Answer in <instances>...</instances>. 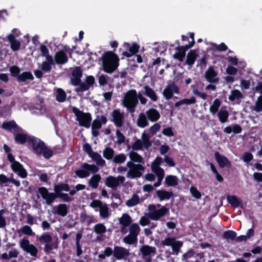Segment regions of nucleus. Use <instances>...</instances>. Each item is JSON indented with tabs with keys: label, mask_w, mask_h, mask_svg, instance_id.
Here are the masks:
<instances>
[{
	"label": "nucleus",
	"mask_w": 262,
	"mask_h": 262,
	"mask_svg": "<svg viewBox=\"0 0 262 262\" xmlns=\"http://www.w3.org/2000/svg\"><path fill=\"white\" fill-rule=\"evenodd\" d=\"M144 93L149 97L152 101H156L158 99L157 94L149 86L146 85L144 87Z\"/></svg>",
	"instance_id": "nucleus-40"
},
{
	"label": "nucleus",
	"mask_w": 262,
	"mask_h": 262,
	"mask_svg": "<svg viewBox=\"0 0 262 262\" xmlns=\"http://www.w3.org/2000/svg\"><path fill=\"white\" fill-rule=\"evenodd\" d=\"M57 248V244L54 242L50 244H46L43 247L44 252L47 254H50L53 249H56Z\"/></svg>",
	"instance_id": "nucleus-56"
},
{
	"label": "nucleus",
	"mask_w": 262,
	"mask_h": 262,
	"mask_svg": "<svg viewBox=\"0 0 262 262\" xmlns=\"http://www.w3.org/2000/svg\"><path fill=\"white\" fill-rule=\"evenodd\" d=\"M72 112L76 117V120L80 126L85 128H89L91 124L92 117L89 113H84L78 108L73 107Z\"/></svg>",
	"instance_id": "nucleus-8"
},
{
	"label": "nucleus",
	"mask_w": 262,
	"mask_h": 262,
	"mask_svg": "<svg viewBox=\"0 0 262 262\" xmlns=\"http://www.w3.org/2000/svg\"><path fill=\"white\" fill-rule=\"evenodd\" d=\"M15 137V140L17 143L23 144L26 142H27L28 145L29 144V139L32 138L33 136H31L28 135L25 131L20 129V128L18 129L17 132L14 134Z\"/></svg>",
	"instance_id": "nucleus-21"
},
{
	"label": "nucleus",
	"mask_w": 262,
	"mask_h": 262,
	"mask_svg": "<svg viewBox=\"0 0 262 262\" xmlns=\"http://www.w3.org/2000/svg\"><path fill=\"white\" fill-rule=\"evenodd\" d=\"M129 250L123 247L115 246L113 249V256L118 260L126 259L129 256Z\"/></svg>",
	"instance_id": "nucleus-20"
},
{
	"label": "nucleus",
	"mask_w": 262,
	"mask_h": 262,
	"mask_svg": "<svg viewBox=\"0 0 262 262\" xmlns=\"http://www.w3.org/2000/svg\"><path fill=\"white\" fill-rule=\"evenodd\" d=\"M8 40L11 43V48L13 51H17L20 48L19 41L15 39V36L13 34H10L8 36Z\"/></svg>",
	"instance_id": "nucleus-35"
},
{
	"label": "nucleus",
	"mask_w": 262,
	"mask_h": 262,
	"mask_svg": "<svg viewBox=\"0 0 262 262\" xmlns=\"http://www.w3.org/2000/svg\"><path fill=\"white\" fill-rule=\"evenodd\" d=\"M103 157L107 160H113L115 150L110 147H106L102 151Z\"/></svg>",
	"instance_id": "nucleus-42"
},
{
	"label": "nucleus",
	"mask_w": 262,
	"mask_h": 262,
	"mask_svg": "<svg viewBox=\"0 0 262 262\" xmlns=\"http://www.w3.org/2000/svg\"><path fill=\"white\" fill-rule=\"evenodd\" d=\"M111 121L113 122L116 126L121 127L123 126L125 121L124 113L123 112L119 109L114 110L111 113Z\"/></svg>",
	"instance_id": "nucleus-14"
},
{
	"label": "nucleus",
	"mask_w": 262,
	"mask_h": 262,
	"mask_svg": "<svg viewBox=\"0 0 262 262\" xmlns=\"http://www.w3.org/2000/svg\"><path fill=\"white\" fill-rule=\"evenodd\" d=\"M54 60L57 64H63L68 61V57L63 50H60L55 53Z\"/></svg>",
	"instance_id": "nucleus-26"
},
{
	"label": "nucleus",
	"mask_w": 262,
	"mask_h": 262,
	"mask_svg": "<svg viewBox=\"0 0 262 262\" xmlns=\"http://www.w3.org/2000/svg\"><path fill=\"white\" fill-rule=\"evenodd\" d=\"M139 251L145 262H151L152 257L156 254L157 249L155 247L145 245L140 247Z\"/></svg>",
	"instance_id": "nucleus-13"
},
{
	"label": "nucleus",
	"mask_w": 262,
	"mask_h": 262,
	"mask_svg": "<svg viewBox=\"0 0 262 262\" xmlns=\"http://www.w3.org/2000/svg\"><path fill=\"white\" fill-rule=\"evenodd\" d=\"M55 64L53 57H48L47 58H45V60L43 61L40 66L41 71L49 73L52 69V67Z\"/></svg>",
	"instance_id": "nucleus-28"
},
{
	"label": "nucleus",
	"mask_w": 262,
	"mask_h": 262,
	"mask_svg": "<svg viewBox=\"0 0 262 262\" xmlns=\"http://www.w3.org/2000/svg\"><path fill=\"white\" fill-rule=\"evenodd\" d=\"M56 197L61 199L63 202H70L73 200V198L71 196L70 194L66 193H59Z\"/></svg>",
	"instance_id": "nucleus-61"
},
{
	"label": "nucleus",
	"mask_w": 262,
	"mask_h": 262,
	"mask_svg": "<svg viewBox=\"0 0 262 262\" xmlns=\"http://www.w3.org/2000/svg\"><path fill=\"white\" fill-rule=\"evenodd\" d=\"M80 220L82 222L86 223L88 225L96 222L93 215H88L85 212L80 213Z\"/></svg>",
	"instance_id": "nucleus-45"
},
{
	"label": "nucleus",
	"mask_w": 262,
	"mask_h": 262,
	"mask_svg": "<svg viewBox=\"0 0 262 262\" xmlns=\"http://www.w3.org/2000/svg\"><path fill=\"white\" fill-rule=\"evenodd\" d=\"M204 76L206 80L210 83H216L219 82L220 79L217 75V73L212 67H209L206 70Z\"/></svg>",
	"instance_id": "nucleus-22"
},
{
	"label": "nucleus",
	"mask_w": 262,
	"mask_h": 262,
	"mask_svg": "<svg viewBox=\"0 0 262 262\" xmlns=\"http://www.w3.org/2000/svg\"><path fill=\"white\" fill-rule=\"evenodd\" d=\"M30 110L32 113L38 115L45 114L46 112V108L43 104V100L39 97L34 99Z\"/></svg>",
	"instance_id": "nucleus-17"
},
{
	"label": "nucleus",
	"mask_w": 262,
	"mask_h": 262,
	"mask_svg": "<svg viewBox=\"0 0 262 262\" xmlns=\"http://www.w3.org/2000/svg\"><path fill=\"white\" fill-rule=\"evenodd\" d=\"M34 79L32 74L30 72H25L20 74L17 77L18 81L25 82L28 80H32Z\"/></svg>",
	"instance_id": "nucleus-46"
},
{
	"label": "nucleus",
	"mask_w": 262,
	"mask_h": 262,
	"mask_svg": "<svg viewBox=\"0 0 262 262\" xmlns=\"http://www.w3.org/2000/svg\"><path fill=\"white\" fill-rule=\"evenodd\" d=\"M29 147H32L33 152L37 156L42 155L47 159L53 155L52 150L48 148L40 139L34 136L29 139Z\"/></svg>",
	"instance_id": "nucleus-3"
},
{
	"label": "nucleus",
	"mask_w": 262,
	"mask_h": 262,
	"mask_svg": "<svg viewBox=\"0 0 262 262\" xmlns=\"http://www.w3.org/2000/svg\"><path fill=\"white\" fill-rule=\"evenodd\" d=\"M190 191L192 195L195 199H198L201 198V194L196 187L191 186L190 188Z\"/></svg>",
	"instance_id": "nucleus-64"
},
{
	"label": "nucleus",
	"mask_w": 262,
	"mask_h": 262,
	"mask_svg": "<svg viewBox=\"0 0 262 262\" xmlns=\"http://www.w3.org/2000/svg\"><path fill=\"white\" fill-rule=\"evenodd\" d=\"M221 101L219 99H215L212 102V104L210 105L209 108L210 112L212 115H214L217 112L218 113L219 108L221 105Z\"/></svg>",
	"instance_id": "nucleus-49"
},
{
	"label": "nucleus",
	"mask_w": 262,
	"mask_h": 262,
	"mask_svg": "<svg viewBox=\"0 0 262 262\" xmlns=\"http://www.w3.org/2000/svg\"><path fill=\"white\" fill-rule=\"evenodd\" d=\"M140 202V198L138 194L134 193L132 197L127 200L125 205L128 207H132L138 204Z\"/></svg>",
	"instance_id": "nucleus-43"
},
{
	"label": "nucleus",
	"mask_w": 262,
	"mask_h": 262,
	"mask_svg": "<svg viewBox=\"0 0 262 262\" xmlns=\"http://www.w3.org/2000/svg\"><path fill=\"white\" fill-rule=\"evenodd\" d=\"M214 157L220 167H230V162L225 156L221 155L219 152L216 151L214 153Z\"/></svg>",
	"instance_id": "nucleus-25"
},
{
	"label": "nucleus",
	"mask_w": 262,
	"mask_h": 262,
	"mask_svg": "<svg viewBox=\"0 0 262 262\" xmlns=\"http://www.w3.org/2000/svg\"><path fill=\"white\" fill-rule=\"evenodd\" d=\"M243 98V95L241 92L237 90H234L231 92L228 99L231 101L239 100Z\"/></svg>",
	"instance_id": "nucleus-51"
},
{
	"label": "nucleus",
	"mask_w": 262,
	"mask_h": 262,
	"mask_svg": "<svg viewBox=\"0 0 262 262\" xmlns=\"http://www.w3.org/2000/svg\"><path fill=\"white\" fill-rule=\"evenodd\" d=\"M100 60H102L103 70L108 73H113L119 66V57L112 51L104 53Z\"/></svg>",
	"instance_id": "nucleus-4"
},
{
	"label": "nucleus",
	"mask_w": 262,
	"mask_h": 262,
	"mask_svg": "<svg viewBox=\"0 0 262 262\" xmlns=\"http://www.w3.org/2000/svg\"><path fill=\"white\" fill-rule=\"evenodd\" d=\"M40 50L41 56L45 57V58H47L48 57H52V56L49 54V51L45 45H41L40 46Z\"/></svg>",
	"instance_id": "nucleus-62"
},
{
	"label": "nucleus",
	"mask_w": 262,
	"mask_h": 262,
	"mask_svg": "<svg viewBox=\"0 0 262 262\" xmlns=\"http://www.w3.org/2000/svg\"><path fill=\"white\" fill-rule=\"evenodd\" d=\"M129 157L130 159L129 161L132 162H137L139 164L142 163L143 158L138 154L134 151H130L129 153Z\"/></svg>",
	"instance_id": "nucleus-54"
},
{
	"label": "nucleus",
	"mask_w": 262,
	"mask_h": 262,
	"mask_svg": "<svg viewBox=\"0 0 262 262\" xmlns=\"http://www.w3.org/2000/svg\"><path fill=\"white\" fill-rule=\"evenodd\" d=\"M125 180V177L122 176H118L116 177L110 176L106 178L105 184L108 187L116 189L120 184L124 182Z\"/></svg>",
	"instance_id": "nucleus-15"
},
{
	"label": "nucleus",
	"mask_w": 262,
	"mask_h": 262,
	"mask_svg": "<svg viewBox=\"0 0 262 262\" xmlns=\"http://www.w3.org/2000/svg\"><path fill=\"white\" fill-rule=\"evenodd\" d=\"M37 239L41 244H49L52 241L51 233L49 232H44L40 236H37Z\"/></svg>",
	"instance_id": "nucleus-36"
},
{
	"label": "nucleus",
	"mask_w": 262,
	"mask_h": 262,
	"mask_svg": "<svg viewBox=\"0 0 262 262\" xmlns=\"http://www.w3.org/2000/svg\"><path fill=\"white\" fill-rule=\"evenodd\" d=\"M90 157L96 163L97 165L100 167H104L106 165L105 161L97 152L94 151Z\"/></svg>",
	"instance_id": "nucleus-30"
},
{
	"label": "nucleus",
	"mask_w": 262,
	"mask_h": 262,
	"mask_svg": "<svg viewBox=\"0 0 262 262\" xmlns=\"http://www.w3.org/2000/svg\"><path fill=\"white\" fill-rule=\"evenodd\" d=\"M163 162V159L160 157H157L151 164V169L152 171L158 177V181L155 183L154 186L150 184L144 185L143 187V191L145 192H150L153 190V187H158L162 183L164 177V170L160 166Z\"/></svg>",
	"instance_id": "nucleus-2"
},
{
	"label": "nucleus",
	"mask_w": 262,
	"mask_h": 262,
	"mask_svg": "<svg viewBox=\"0 0 262 262\" xmlns=\"http://www.w3.org/2000/svg\"><path fill=\"white\" fill-rule=\"evenodd\" d=\"M138 103V96L135 90H129L125 94L122 104L128 113L133 114L135 112Z\"/></svg>",
	"instance_id": "nucleus-5"
},
{
	"label": "nucleus",
	"mask_w": 262,
	"mask_h": 262,
	"mask_svg": "<svg viewBox=\"0 0 262 262\" xmlns=\"http://www.w3.org/2000/svg\"><path fill=\"white\" fill-rule=\"evenodd\" d=\"M148 120L151 122H157L160 118L159 112L154 108H151L147 110L145 112Z\"/></svg>",
	"instance_id": "nucleus-27"
},
{
	"label": "nucleus",
	"mask_w": 262,
	"mask_h": 262,
	"mask_svg": "<svg viewBox=\"0 0 262 262\" xmlns=\"http://www.w3.org/2000/svg\"><path fill=\"white\" fill-rule=\"evenodd\" d=\"M118 221L121 226H129V234L123 238V242L128 245L136 244L140 231L139 226L137 223L131 224L132 217L127 213H123Z\"/></svg>",
	"instance_id": "nucleus-1"
},
{
	"label": "nucleus",
	"mask_w": 262,
	"mask_h": 262,
	"mask_svg": "<svg viewBox=\"0 0 262 262\" xmlns=\"http://www.w3.org/2000/svg\"><path fill=\"white\" fill-rule=\"evenodd\" d=\"M95 83V78L93 76L86 77L85 82H82L78 87L76 89V92H83L88 90Z\"/></svg>",
	"instance_id": "nucleus-23"
},
{
	"label": "nucleus",
	"mask_w": 262,
	"mask_h": 262,
	"mask_svg": "<svg viewBox=\"0 0 262 262\" xmlns=\"http://www.w3.org/2000/svg\"><path fill=\"white\" fill-rule=\"evenodd\" d=\"M139 49V46L137 44L134 43L129 48L128 51L124 52L122 53V55L126 57H129L137 53L138 52Z\"/></svg>",
	"instance_id": "nucleus-50"
},
{
	"label": "nucleus",
	"mask_w": 262,
	"mask_h": 262,
	"mask_svg": "<svg viewBox=\"0 0 262 262\" xmlns=\"http://www.w3.org/2000/svg\"><path fill=\"white\" fill-rule=\"evenodd\" d=\"M20 248L25 252L29 253L33 257H37L38 252V249L33 244H30L29 239L24 237L19 242Z\"/></svg>",
	"instance_id": "nucleus-12"
},
{
	"label": "nucleus",
	"mask_w": 262,
	"mask_h": 262,
	"mask_svg": "<svg viewBox=\"0 0 262 262\" xmlns=\"http://www.w3.org/2000/svg\"><path fill=\"white\" fill-rule=\"evenodd\" d=\"M179 179L177 176L168 175L165 177V183L168 186L174 187L179 184Z\"/></svg>",
	"instance_id": "nucleus-34"
},
{
	"label": "nucleus",
	"mask_w": 262,
	"mask_h": 262,
	"mask_svg": "<svg viewBox=\"0 0 262 262\" xmlns=\"http://www.w3.org/2000/svg\"><path fill=\"white\" fill-rule=\"evenodd\" d=\"M196 102V98L192 96L190 97L189 99H183L182 100H180L179 101H178L174 103V106L176 107H178L180 106V105H183V104H194Z\"/></svg>",
	"instance_id": "nucleus-48"
},
{
	"label": "nucleus",
	"mask_w": 262,
	"mask_h": 262,
	"mask_svg": "<svg viewBox=\"0 0 262 262\" xmlns=\"http://www.w3.org/2000/svg\"><path fill=\"white\" fill-rule=\"evenodd\" d=\"M191 88L192 91V93L195 96L200 97L203 100H206L207 98V94L205 93L200 92L198 89L196 88V86L194 85H192L191 86Z\"/></svg>",
	"instance_id": "nucleus-55"
},
{
	"label": "nucleus",
	"mask_w": 262,
	"mask_h": 262,
	"mask_svg": "<svg viewBox=\"0 0 262 262\" xmlns=\"http://www.w3.org/2000/svg\"><path fill=\"white\" fill-rule=\"evenodd\" d=\"M228 202L234 207H238L241 204V200L235 195H228L227 196Z\"/></svg>",
	"instance_id": "nucleus-52"
},
{
	"label": "nucleus",
	"mask_w": 262,
	"mask_h": 262,
	"mask_svg": "<svg viewBox=\"0 0 262 262\" xmlns=\"http://www.w3.org/2000/svg\"><path fill=\"white\" fill-rule=\"evenodd\" d=\"M52 212L54 215L64 217L68 214V206L66 204H60L53 207Z\"/></svg>",
	"instance_id": "nucleus-24"
},
{
	"label": "nucleus",
	"mask_w": 262,
	"mask_h": 262,
	"mask_svg": "<svg viewBox=\"0 0 262 262\" xmlns=\"http://www.w3.org/2000/svg\"><path fill=\"white\" fill-rule=\"evenodd\" d=\"M148 211L146 213L151 220L158 221L164 216L169 211L168 208L160 204L149 205L148 207Z\"/></svg>",
	"instance_id": "nucleus-7"
},
{
	"label": "nucleus",
	"mask_w": 262,
	"mask_h": 262,
	"mask_svg": "<svg viewBox=\"0 0 262 262\" xmlns=\"http://www.w3.org/2000/svg\"><path fill=\"white\" fill-rule=\"evenodd\" d=\"M236 233L234 231L228 230L224 233V237L227 239L233 241L236 236Z\"/></svg>",
	"instance_id": "nucleus-63"
},
{
	"label": "nucleus",
	"mask_w": 262,
	"mask_h": 262,
	"mask_svg": "<svg viewBox=\"0 0 262 262\" xmlns=\"http://www.w3.org/2000/svg\"><path fill=\"white\" fill-rule=\"evenodd\" d=\"M162 245L163 247L170 246L174 254L178 255L180 249L183 246V242L177 240L172 237H167L162 241Z\"/></svg>",
	"instance_id": "nucleus-11"
},
{
	"label": "nucleus",
	"mask_w": 262,
	"mask_h": 262,
	"mask_svg": "<svg viewBox=\"0 0 262 262\" xmlns=\"http://www.w3.org/2000/svg\"><path fill=\"white\" fill-rule=\"evenodd\" d=\"M93 230L96 234H104L107 231V229L103 223H99L94 226Z\"/></svg>",
	"instance_id": "nucleus-41"
},
{
	"label": "nucleus",
	"mask_w": 262,
	"mask_h": 262,
	"mask_svg": "<svg viewBox=\"0 0 262 262\" xmlns=\"http://www.w3.org/2000/svg\"><path fill=\"white\" fill-rule=\"evenodd\" d=\"M98 171L99 168L96 165L84 163L79 169L75 171V173L79 178L83 179L88 177L91 173H95Z\"/></svg>",
	"instance_id": "nucleus-9"
},
{
	"label": "nucleus",
	"mask_w": 262,
	"mask_h": 262,
	"mask_svg": "<svg viewBox=\"0 0 262 262\" xmlns=\"http://www.w3.org/2000/svg\"><path fill=\"white\" fill-rule=\"evenodd\" d=\"M179 91V87L174 83H171L164 89L162 94L166 100H169L173 98V94H178Z\"/></svg>",
	"instance_id": "nucleus-19"
},
{
	"label": "nucleus",
	"mask_w": 262,
	"mask_h": 262,
	"mask_svg": "<svg viewBox=\"0 0 262 262\" xmlns=\"http://www.w3.org/2000/svg\"><path fill=\"white\" fill-rule=\"evenodd\" d=\"M101 179L99 174H94L88 181L89 185L93 189H97Z\"/></svg>",
	"instance_id": "nucleus-31"
},
{
	"label": "nucleus",
	"mask_w": 262,
	"mask_h": 262,
	"mask_svg": "<svg viewBox=\"0 0 262 262\" xmlns=\"http://www.w3.org/2000/svg\"><path fill=\"white\" fill-rule=\"evenodd\" d=\"M3 149L7 154V159L11 163V167L13 171L22 178L26 177L27 175L26 170L20 163L15 160L13 156L10 153V148L7 145L5 144Z\"/></svg>",
	"instance_id": "nucleus-6"
},
{
	"label": "nucleus",
	"mask_w": 262,
	"mask_h": 262,
	"mask_svg": "<svg viewBox=\"0 0 262 262\" xmlns=\"http://www.w3.org/2000/svg\"><path fill=\"white\" fill-rule=\"evenodd\" d=\"M2 127L6 130L13 132L14 134L17 132L19 128L14 121L4 122L2 124Z\"/></svg>",
	"instance_id": "nucleus-32"
},
{
	"label": "nucleus",
	"mask_w": 262,
	"mask_h": 262,
	"mask_svg": "<svg viewBox=\"0 0 262 262\" xmlns=\"http://www.w3.org/2000/svg\"><path fill=\"white\" fill-rule=\"evenodd\" d=\"M54 190L55 192L56 195H57L59 193H62V191H70V186L68 184L66 183H58L54 185Z\"/></svg>",
	"instance_id": "nucleus-39"
},
{
	"label": "nucleus",
	"mask_w": 262,
	"mask_h": 262,
	"mask_svg": "<svg viewBox=\"0 0 262 262\" xmlns=\"http://www.w3.org/2000/svg\"><path fill=\"white\" fill-rule=\"evenodd\" d=\"M137 124L138 126L144 128L148 125V120L146 114L140 113L137 120Z\"/></svg>",
	"instance_id": "nucleus-29"
},
{
	"label": "nucleus",
	"mask_w": 262,
	"mask_h": 262,
	"mask_svg": "<svg viewBox=\"0 0 262 262\" xmlns=\"http://www.w3.org/2000/svg\"><path fill=\"white\" fill-rule=\"evenodd\" d=\"M37 193L40 195L48 205H51L53 203L56 198L55 193L49 192L47 188L45 187H39L37 189Z\"/></svg>",
	"instance_id": "nucleus-16"
},
{
	"label": "nucleus",
	"mask_w": 262,
	"mask_h": 262,
	"mask_svg": "<svg viewBox=\"0 0 262 262\" xmlns=\"http://www.w3.org/2000/svg\"><path fill=\"white\" fill-rule=\"evenodd\" d=\"M126 166L129 168L126 177L130 179L141 177L144 171V167L140 164H136L132 161H128Z\"/></svg>",
	"instance_id": "nucleus-10"
},
{
	"label": "nucleus",
	"mask_w": 262,
	"mask_h": 262,
	"mask_svg": "<svg viewBox=\"0 0 262 262\" xmlns=\"http://www.w3.org/2000/svg\"><path fill=\"white\" fill-rule=\"evenodd\" d=\"M23 234L28 235V236H32L35 234V233L33 231L31 228L28 226L25 225L23 226L19 230Z\"/></svg>",
	"instance_id": "nucleus-58"
},
{
	"label": "nucleus",
	"mask_w": 262,
	"mask_h": 262,
	"mask_svg": "<svg viewBox=\"0 0 262 262\" xmlns=\"http://www.w3.org/2000/svg\"><path fill=\"white\" fill-rule=\"evenodd\" d=\"M7 212L5 209L0 210V228H4L6 226V218L4 214Z\"/></svg>",
	"instance_id": "nucleus-59"
},
{
	"label": "nucleus",
	"mask_w": 262,
	"mask_h": 262,
	"mask_svg": "<svg viewBox=\"0 0 262 262\" xmlns=\"http://www.w3.org/2000/svg\"><path fill=\"white\" fill-rule=\"evenodd\" d=\"M127 159L126 155L123 153H120L115 155L113 162L115 164H121L123 163Z\"/></svg>",
	"instance_id": "nucleus-53"
},
{
	"label": "nucleus",
	"mask_w": 262,
	"mask_h": 262,
	"mask_svg": "<svg viewBox=\"0 0 262 262\" xmlns=\"http://www.w3.org/2000/svg\"><path fill=\"white\" fill-rule=\"evenodd\" d=\"M229 112L226 110H221L217 113V117L221 123H225L227 122L229 117Z\"/></svg>",
	"instance_id": "nucleus-47"
},
{
	"label": "nucleus",
	"mask_w": 262,
	"mask_h": 262,
	"mask_svg": "<svg viewBox=\"0 0 262 262\" xmlns=\"http://www.w3.org/2000/svg\"><path fill=\"white\" fill-rule=\"evenodd\" d=\"M142 139H137L134 142L132 146L134 150H141L143 147L147 148L151 145L148 136L144 133L142 135Z\"/></svg>",
	"instance_id": "nucleus-18"
},
{
	"label": "nucleus",
	"mask_w": 262,
	"mask_h": 262,
	"mask_svg": "<svg viewBox=\"0 0 262 262\" xmlns=\"http://www.w3.org/2000/svg\"><path fill=\"white\" fill-rule=\"evenodd\" d=\"M56 100L59 102H63L67 98V94L61 88H57L55 92Z\"/></svg>",
	"instance_id": "nucleus-37"
},
{
	"label": "nucleus",
	"mask_w": 262,
	"mask_h": 262,
	"mask_svg": "<svg viewBox=\"0 0 262 262\" xmlns=\"http://www.w3.org/2000/svg\"><path fill=\"white\" fill-rule=\"evenodd\" d=\"M117 140L115 143L118 145L122 144L125 142V137L124 135L119 130L117 129L116 132Z\"/></svg>",
	"instance_id": "nucleus-57"
},
{
	"label": "nucleus",
	"mask_w": 262,
	"mask_h": 262,
	"mask_svg": "<svg viewBox=\"0 0 262 262\" xmlns=\"http://www.w3.org/2000/svg\"><path fill=\"white\" fill-rule=\"evenodd\" d=\"M253 110L257 112L262 111V95L258 97L257 100L253 106Z\"/></svg>",
	"instance_id": "nucleus-60"
},
{
	"label": "nucleus",
	"mask_w": 262,
	"mask_h": 262,
	"mask_svg": "<svg viewBox=\"0 0 262 262\" xmlns=\"http://www.w3.org/2000/svg\"><path fill=\"white\" fill-rule=\"evenodd\" d=\"M100 218L102 219H108L111 216V213L109 211V208L106 203H104L103 205L99 209Z\"/></svg>",
	"instance_id": "nucleus-38"
},
{
	"label": "nucleus",
	"mask_w": 262,
	"mask_h": 262,
	"mask_svg": "<svg viewBox=\"0 0 262 262\" xmlns=\"http://www.w3.org/2000/svg\"><path fill=\"white\" fill-rule=\"evenodd\" d=\"M156 194L157 197L161 201L168 200L173 195L172 192L165 190H158L156 191Z\"/></svg>",
	"instance_id": "nucleus-33"
},
{
	"label": "nucleus",
	"mask_w": 262,
	"mask_h": 262,
	"mask_svg": "<svg viewBox=\"0 0 262 262\" xmlns=\"http://www.w3.org/2000/svg\"><path fill=\"white\" fill-rule=\"evenodd\" d=\"M197 56L198 54L196 51L194 50L190 51L187 55L186 63L190 66H192L194 63Z\"/></svg>",
	"instance_id": "nucleus-44"
}]
</instances>
